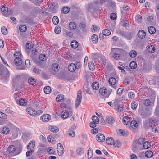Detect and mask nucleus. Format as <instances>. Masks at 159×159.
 <instances>
[{"mask_svg": "<svg viewBox=\"0 0 159 159\" xmlns=\"http://www.w3.org/2000/svg\"><path fill=\"white\" fill-rule=\"evenodd\" d=\"M143 124L145 128H147L150 126L152 131L154 132L157 131V124L154 120L151 119H148L144 122Z\"/></svg>", "mask_w": 159, "mask_h": 159, "instance_id": "nucleus-1", "label": "nucleus"}, {"mask_svg": "<svg viewBox=\"0 0 159 159\" xmlns=\"http://www.w3.org/2000/svg\"><path fill=\"white\" fill-rule=\"evenodd\" d=\"M10 73L3 65L0 66V77L3 80H6L10 76Z\"/></svg>", "mask_w": 159, "mask_h": 159, "instance_id": "nucleus-2", "label": "nucleus"}, {"mask_svg": "<svg viewBox=\"0 0 159 159\" xmlns=\"http://www.w3.org/2000/svg\"><path fill=\"white\" fill-rule=\"evenodd\" d=\"M111 92L110 90L107 89L105 87L101 88L99 90L100 96L102 98H107L110 95Z\"/></svg>", "mask_w": 159, "mask_h": 159, "instance_id": "nucleus-3", "label": "nucleus"}, {"mask_svg": "<svg viewBox=\"0 0 159 159\" xmlns=\"http://www.w3.org/2000/svg\"><path fill=\"white\" fill-rule=\"evenodd\" d=\"M50 2H49L48 4V7H49L50 10L53 13H55L57 8V4L54 2H53V1H51Z\"/></svg>", "mask_w": 159, "mask_h": 159, "instance_id": "nucleus-4", "label": "nucleus"}, {"mask_svg": "<svg viewBox=\"0 0 159 159\" xmlns=\"http://www.w3.org/2000/svg\"><path fill=\"white\" fill-rule=\"evenodd\" d=\"M22 62V59H19L17 58H15L14 60V63L17 66L16 68L18 70H23L25 69V67L24 66H20Z\"/></svg>", "mask_w": 159, "mask_h": 159, "instance_id": "nucleus-5", "label": "nucleus"}, {"mask_svg": "<svg viewBox=\"0 0 159 159\" xmlns=\"http://www.w3.org/2000/svg\"><path fill=\"white\" fill-rule=\"evenodd\" d=\"M70 110L69 111V112L67 111H64L61 112V116L62 118L64 119H66L70 115V116H72L73 110L71 107H70Z\"/></svg>", "mask_w": 159, "mask_h": 159, "instance_id": "nucleus-6", "label": "nucleus"}, {"mask_svg": "<svg viewBox=\"0 0 159 159\" xmlns=\"http://www.w3.org/2000/svg\"><path fill=\"white\" fill-rule=\"evenodd\" d=\"M139 112L143 118L150 116L151 114V111L147 110H140Z\"/></svg>", "mask_w": 159, "mask_h": 159, "instance_id": "nucleus-7", "label": "nucleus"}, {"mask_svg": "<svg viewBox=\"0 0 159 159\" xmlns=\"http://www.w3.org/2000/svg\"><path fill=\"white\" fill-rule=\"evenodd\" d=\"M1 11L3 12V15L5 16H7L12 13V12L10 10L8 11V7H7L2 6L1 7Z\"/></svg>", "mask_w": 159, "mask_h": 159, "instance_id": "nucleus-8", "label": "nucleus"}, {"mask_svg": "<svg viewBox=\"0 0 159 159\" xmlns=\"http://www.w3.org/2000/svg\"><path fill=\"white\" fill-rule=\"evenodd\" d=\"M139 144L140 145H143V147L144 149H147L150 148L151 147L150 143L148 141H145L143 142V139H140L139 140L138 142Z\"/></svg>", "mask_w": 159, "mask_h": 159, "instance_id": "nucleus-9", "label": "nucleus"}, {"mask_svg": "<svg viewBox=\"0 0 159 159\" xmlns=\"http://www.w3.org/2000/svg\"><path fill=\"white\" fill-rule=\"evenodd\" d=\"M92 118L93 122L90 123V127L94 128L96 126L97 124L99 123V119L97 116L95 115L93 116Z\"/></svg>", "mask_w": 159, "mask_h": 159, "instance_id": "nucleus-10", "label": "nucleus"}, {"mask_svg": "<svg viewBox=\"0 0 159 159\" xmlns=\"http://www.w3.org/2000/svg\"><path fill=\"white\" fill-rule=\"evenodd\" d=\"M81 91H79L78 92V94L76 100L75 101V107L77 108L80 105L82 100Z\"/></svg>", "mask_w": 159, "mask_h": 159, "instance_id": "nucleus-11", "label": "nucleus"}, {"mask_svg": "<svg viewBox=\"0 0 159 159\" xmlns=\"http://www.w3.org/2000/svg\"><path fill=\"white\" fill-rule=\"evenodd\" d=\"M16 150L15 146L12 145H10L8 148V151L10 153H13L14 152V155H16L20 154L21 152L20 150L19 152H17Z\"/></svg>", "mask_w": 159, "mask_h": 159, "instance_id": "nucleus-12", "label": "nucleus"}, {"mask_svg": "<svg viewBox=\"0 0 159 159\" xmlns=\"http://www.w3.org/2000/svg\"><path fill=\"white\" fill-rule=\"evenodd\" d=\"M10 130L9 128L7 126L2 127L0 128V133L3 134H7Z\"/></svg>", "mask_w": 159, "mask_h": 159, "instance_id": "nucleus-13", "label": "nucleus"}, {"mask_svg": "<svg viewBox=\"0 0 159 159\" xmlns=\"http://www.w3.org/2000/svg\"><path fill=\"white\" fill-rule=\"evenodd\" d=\"M41 120L44 122H48L51 119L50 116L48 114H45L42 115L40 117Z\"/></svg>", "mask_w": 159, "mask_h": 159, "instance_id": "nucleus-14", "label": "nucleus"}, {"mask_svg": "<svg viewBox=\"0 0 159 159\" xmlns=\"http://www.w3.org/2000/svg\"><path fill=\"white\" fill-rule=\"evenodd\" d=\"M96 139L99 142H103L105 140V137L102 134H98L96 135Z\"/></svg>", "mask_w": 159, "mask_h": 159, "instance_id": "nucleus-15", "label": "nucleus"}, {"mask_svg": "<svg viewBox=\"0 0 159 159\" xmlns=\"http://www.w3.org/2000/svg\"><path fill=\"white\" fill-rule=\"evenodd\" d=\"M108 82L110 85L116 89L115 85L116 82V79L113 77H110L109 79Z\"/></svg>", "mask_w": 159, "mask_h": 159, "instance_id": "nucleus-16", "label": "nucleus"}, {"mask_svg": "<svg viewBox=\"0 0 159 159\" xmlns=\"http://www.w3.org/2000/svg\"><path fill=\"white\" fill-rule=\"evenodd\" d=\"M17 103L20 105L25 106L27 103V101L23 98H21L19 100H16Z\"/></svg>", "mask_w": 159, "mask_h": 159, "instance_id": "nucleus-17", "label": "nucleus"}, {"mask_svg": "<svg viewBox=\"0 0 159 159\" xmlns=\"http://www.w3.org/2000/svg\"><path fill=\"white\" fill-rule=\"evenodd\" d=\"M35 110L31 107H28L26 109L27 112L32 116H35Z\"/></svg>", "mask_w": 159, "mask_h": 159, "instance_id": "nucleus-18", "label": "nucleus"}, {"mask_svg": "<svg viewBox=\"0 0 159 159\" xmlns=\"http://www.w3.org/2000/svg\"><path fill=\"white\" fill-rule=\"evenodd\" d=\"M35 141L32 140L30 141L27 146V149H33L35 146Z\"/></svg>", "mask_w": 159, "mask_h": 159, "instance_id": "nucleus-19", "label": "nucleus"}, {"mask_svg": "<svg viewBox=\"0 0 159 159\" xmlns=\"http://www.w3.org/2000/svg\"><path fill=\"white\" fill-rule=\"evenodd\" d=\"M75 66V64L73 63L69 65L68 66L69 70L71 72H74L77 69V67Z\"/></svg>", "mask_w": 159, "mask_h": 159, "instance_id": "nucleus-20", "label": "nucleus"}, {"mask_svg": "<svg viewBox=\"0 0 159 159\" xmlns=\"http://www.w3.org/2000/svg\"><path fill=\"white\" fill-rule=\"evenodd\" d=\"M106 121L108 123L111 124L114 122L115 120L114 118L112 116H110L106 117Z\"/></svg>", "mask_w": 159, "mask_h": 159, "instance_id": "nucleus-21", "label": "nucleus"}, {"mask_svg": "<svg viewBox=\"0 0 159 159\" xmlns=\"http://www.w3.org/2000/svg\"><path fill=\"white\" fill-rule=\"evenodd\" d=\"M137 35L139 38L143 39L145 37L146 34L145 32L143 30H140L138 32Z\"/></svg>", "mask_w": 159, "mask_h": 159, "instance_id": "nucleus-22", "label": "nucleus"}, {"mask_svg": "<svg viewBox=\"0 0 159 159\" xmlns=\"http://www.w3.org/2000/svg\"><path fill=\"white\" fill-rule=\"evenodd\" d=\"M14 57L15 58H17L19 59H22V56L20 52L19 51H15L14 53Z\"/></svg>", "mask_w": 159, "mask_h": 159, "instance_id": "nucleus-23", "label": "nucleus"}, {"mask_svg": "<svg viewBox=\"0 0 159 159\" xmlns=\"http://www.w3.org/2000/svg\"><path fill=\"white\" fill-rule=\"evenodd\" d=\"M139 124L135 120L132 121L130 124L131 127L134 129H136L138 127Z\"/></svg>", "mask_w": 159, "mask_h": 159, "instance_id": "nucleus-24", "label": "nucleus"}, {"mask_svg": "<svg viewBox=\"0 0 159 159\" xmlns=\"http://www.w3.org/2000/svg\"><path fill=\"white\" fill-rule=\"evenodd\" d=\"M106 142L108 145H112L113 144L114 140L111 137H108L106 139Z\"/></svg>", "mask_w": 159, "mask_h": 159, "instance_id": "nucleus-25", "label": "nucleus"}, {"mask_svg": "<svg viewBox=\"0 0 159 159\" xmlns=\"http://www.w3.org/2000/svg\"><path fill=\"white\" fill-rule=\"evenodd\" d=\"M91 39L93 43L94 44H95L97 43L98 41V38L97 35L94 34L91 36Z\"/></svg>", "mask_w": 159, "mask_h": 159, "instance_id": "nucleus-26", "label": "nucleus"}, {"mask_svg": "<svg viewBox=\"0 0 159 159\" xmlns=\"http://www.w3.org/2000/svg\"><path fill=\"white\" fill-rule=\"evenodd\" d=\"M50 130L54 133H57L59 131V128L56 126H50L49 127Z\"/></svg>", "mask_w": 159, "mask_h": 159, "instance_id": "nucleus-27", "label": "nucleus"}, {"mask_svg": "<svg viewBox=\"0 0 159 159\" xmlns=\"http://www.w3.org/2000/svg\"><path fill=\"white\" fill-rule=\"evenodd\" d=\"M91 86L93 90H97L99 88V84L97 82H93Z\"/></svg>", "mask_w": 159, "mask_h": 159, "instance_id": "nucleus-28", "label": "nucleus"}, {"mask_svg": "<svg viewBox=\"0 0 159 159\" xmlns=\"http://www.w3.org/2000/svg\"><path fill=\"white\" fill-rule=\"evenodd\" d=\"M124 125H128L130 121V120L128 116H125L122 119Z\"/></svg>", "mask_w": 159, "mask_h": 159, "instance_id": "nucleus-29", "label": "nucleus"}, {"mask_svg": "<svg viewBox=\"0 0 159 159\" xmlns=\"http://www.w3.org/2000/svg\"><path fill=\"white\" fill-rule=\"evenodd\" d=\"M69 25V28L71 30H75L77 26L75 23L73 22L70 23Z\"/></svg>", "mask_w": 159, "mask_h": 159, "instance_id": "nucleus-30", "label": "nucleus"}, {"mask_svg": "<svg viewBox=\"0 0 159 159\" xmlns=\"http://www.w3.org/2000/svg\"><path fill=\"white\" fill-rule=\"evenodd\" d=\"M64 96L63 95H58L56 98V100L57 102H61L64 100Z\"/></svg>", "mask_w": 159, "mask_h": 159, "instance_id": "nucleus-31", "label": "nucleus"}, {"mask_svg": "<svg viewBox=\"0 0 159 159\" xmlns=\"http://www.w3.org/2000/svg\"><path fill=\"white\" fill-rule=\"evenodd\" d=\"M44 91L45 94H49L51 91L50 87L49 86H45L44 89Z\"/></svg>", "mask_w": 159, "mask_h": 159, "instance_id": "nucleus-32", "label": "nucleus"}, {"mask_svg": "<svg viewBox=\"0 0 159 159\" xmlns=\"http://www.w3.org/2000/svg\"><path fill=\"white\" fill-rule=\"evenodd\" d=\"M78 43L76 41H72L71 43V47L74 48H76L78 46Z\"/></svg>", "mask_w": 159, "mask_h": 159, "instance_id": "nucleus-33", "label": "nucleus"}, {"mask_svg": "<svg viewBox=\"0 0 159 159\" xmlns=\"http://www.w3.org/2000/svg\"><path fill=\"white\" fill-rule=\"evenodd\" d=\"M84 152V149L83 148H79L76 150V153L78 155H80L83 154Z\"/></svg>", "mask_w": 159, "mask_h": 159, "instance_id": "nucleus-34", "label": "nucleus"}, {"mask_svg": "<svg viewBox=\"0 0 159 159\" xmlns=\"http://www.w3.org/2000/svg\"><path fill=\"white\" fill-rule=\"evenodd\" d=\"M48 139L49 142L52 144H54L56 143V141L54 140V138L52 136H48Z\"/></svg>", "mask_w": 159, "mask_h": 159, "instance_id": "nucleus-35", "label": "nucleus"}, {"mask_svg": "<svg viewBox=\"0 0 159 159\" xmlns=\"http://www.w3.org/2000/svg\"><path fill=\"white\" fill-rule=\"evenodd\" d=\"M155 50V48L152 45L149 46L148 48V50L149 52L150 53H153L154 52Z\"/></svg>", "mask_w": 159, "mask_h": 159, "instance_id": "nucleus-36", "label": "nucleus"}, {"mask_svg": "<svg viewBox=\"0 0 159 159\" xmlns=\"http://www.w3.org/2000/svg\"><path fill=\"white\" fill-rule=\"evenodd\" d=\"M129 66L131 69H134L137 67V64L135 61H133L130 63Z\"/></svg>", "mask_w": 159, "mask_h": 159, "instance_id": "nucleus-37", "label": "nucleus"}, {"mask_svg": "<svg viewBox=\"0 0 159 159\" xmlns=\"http://www.w3.org/2000/svg\"><path fill=\"white\" fill-rule=\"evenodd\" d=\"M58 66H59L58 64L55 63L52 64V67L53 71H58L59 68Z\"/></svg>", "mask_w": 159, "mask_h": 159, "instance_id": "nucleus-38", "label": "nucleus"}, {"mask_svg": "<svg viewBox=\"0 0 159 159\" xmlns=\"http://www.w3.org/2000/svg\"><path fill=\"white\" fill-rule=\"evenodd\" d=\"M145 155L147 157L150 158L153 156V152L151 151H147L145 153Z\"/></svg>", "mask_w": 159, "mask_h": 159, "instance_id": "nucleus-39", "label": "nucleus"}, {"mask_svg": "<svg viewBox=\"0 0 159 159\" xmlns=\"http://www.w3.org/2000/svg\"><path fill=\"white\" fill-rule=\"evenodd\" d=\"M102 33L104 35L106 36H109L111 34L110 30L107 29H105L103 30Z\"/></svg>", "mask_w": 159, "mask_h": 159, "instance_id": "nucleus-40", "label": "nucleus"}, {"mask_svg": "<svg viewBox=\"0 0 159 159\" xmlns=\"http://www.w3.org/2000/svg\"><path fill=\"white\" fill-rule=\"evenodd\" d=\"M84 91L85 92L87 93L90 94H92V92L91 91L89 90V88L88 87V85H84Z\"/></svg>", "mask_w": 159, "mask_h": 159, "instance_id": "nucleus-41", "label": "nucleus"}, {"mask_svg": "<svg viewBox=\"0 0 159 159\" xmlns=\"http://www.w3.org/2000/svg\"><path fill=\"white\" fill-rule=\"evenodd\" d=\"M19 29L21 32H25L27 30V27L25 25H20Z\"/></svg>", "mask_w": 159, "mask_h": 159, "instance_id": "nucleus-42", "label": "nucleus"}, {"mask_svg": "<svg viewBox=\"0 0 159 159\" xmlns=\"http://www.w3.org/2000/svg\"><path fill=\"white\" fill-rule=\"evenodd\" d=\"M148 30L149 33L151 34L155 33L156 31V30L155 28L153 26L149 27Z\"/></svg>", "mask_w": 159, "mask_h": 159, "instance_id": "nucleus-43", "label": "nucleus"}, {"mask_svg": "<svg viewBox=\"0 0 159 159\" xmlns=\"http://www.w3.org/2000/svg\"><path fill=\"white\" fill-rule=\"evenodd\" d=\"M28 82L30 84L33 85L36 83V80L34 78H30L28 79Z\"/></svg>", "mask_w": 159, "mask_h": 159, "instance_id": "nucleus-44", "label": "nucleus"}, {"mask_svg": "<svg viewBox=\"0 0 159 159\" xmlns=\"http://www.w3.org/2000/svg\"><path fill=\"white\" fill-rule=\"evenodd\" d=\"M137 55V52L134 50H131L129 52V55L132 58L135 57Z\"/></svg>", "mask_w": 159, "mask_h": 159, "instance_id": "nucleus-45", "label": "nucleus"}, {"mask_svg": "<svg viewBox=\"0 0 159 159\" xmlns=\"http://www.w3.org/2000/svg\"><path fill=\"white\" fill-rule=\"evenodd\" d=\"M59 21L58 17L56 16H54L52 19V22L54 24L57 25Z\"/></svg>", "mask_w": 159, "mask_h": 159, "instance_id": "nucleus-46", "label": "nucleus"}, {"mask_svg": "<svg viewBox=\"0 0 159 159\" xmlns=\"http://www.w3.org/2000/svg\"><path fill=\"white\" fill-rule=\"evenodd\" d=\"M88 67L90 70H93L95 69V66L94 63L93 62H89Z\"/></svg>", "mask_w": 159, "mask_h": 159, "instance_id": "nucleus-47", "label": "nucleus"}, {"mask_svg": "<svg viewBox=\"0 0 159 159\" xmlns=\"http://www.w3.org/2000/svg\"><path fill=\"white\" fill-rule=\"evenodd\" d=\"M67 134L68 136L72 137H74L75 135V132L71 130L68 131L67 132Z\"/></svg>", "mask_w": 159, "mask_h": 159, "instance_id": "nucleus-48", "label": "nucleus"}, {"mask_svg": "<svg viewBox=\"0 0 159 159\" xmlns=\"http://www.w3.org/2000/svg\"><path fill=\"white\" fill-rule=\"evenodd\" d=\"M57 153L59 156H62L64 153V148H57Z\"/></svg>", "mask_w": 159, "mask_h": 159, "instance_id": "nucleus-49", "label": "nucleus"}, {"mask_svg": "<svg viewBox=\"0 0 159 159\" xmlns=\"http://www.w3.org/2000/svg\"><path fill=\"white\" fill-rule=\"evenodd\" d=\"M99 29L98 27L93 25L91 28V30L92 32H95V31H98Z\"/></svg>", "mask_w": 159, "mask_h": 159, "instance_id": "nucleus-50", "label": "nucleus"}, {"mask_svg": "<svg viewBox=\"0 0 159 159\" xmlns=\"http://www.w3.org/2000/svg\"><path fill=\"white\" fill-rule=\"evenodd\" d=\"M1 31L2 34H7L8 33L7 30L4 26H3L2 27Z\"/></svg>", "mask_w": 159, "mask_h": 159, "instance_id": "nucleus-51", "label": "nucleus"}, {"mask_svg": "<svg viewBox=\"0 0 159 159\" xmlns=\"http://www.w3.org/2000/svg\"><path fill=\"white\" fill-rule=\"evenodd\" d=\"M128 97L131 99H133L135 97V94L134 92H130L128 93Z\"/></svg>", "mask_w": 159, "mask_h": 159, "instance_id": "nucleus-52", "label": "nucleus"}, {"mask_svg": "<svg viewBox=\"0 0 159 159\" xmlns=\"http://www.w3.org/2000/svg\"><path fill=\"white\" fill-rule=\"evenodd\" d=\"M137 106V103L134 101L131 104V108L134 110H135L136 109Z\"/></svg>", "mask_w": 159, "mask_h": 159, "instance_id": "nucleus-53", "label": "nucleus"}, {"mask_svg": "<svg viewBox=\"0 0 159 159\" xmlns=\"http://www.w3.org/2000/svg\"><path fill=\"white\" fill-rule=\"evenodd\" d=\"M39 59L40 60L44 61L46 60L45 55L43 54H41L39 56Z\"/></svg>", "mask_w": 159, "mask_h": 159, "instance_id": "nucleus-54", "label": "nucleus"}, {"mask_svg": "<svg viewBox=\"0 0 159 159\" xmlns=\"http://www.w3.org/2000/svg\"><path fill=\"white\" fill-rule=\"evenodd\" d=\"M136 21L138 22H140L142 20V16L139 15H137L135 17Z\"/></svg>", "mask_w": 159, "mask_h": 159, "instance_id": "nucleus-55", "label": "nucleus"}, {"mask_svg": "<svg viewBox=\"0 0 159 159\" xmlns=\"http://www.w3.org/2000/svg\"><path fill=\"white\" fill-rule=\"evenodd\" d=\"M87 154L89 157V159H90L93 155V152L90 148H89L87 153Z\"/></svg>", "mask_w": 159, "mask_h": 159, "instance_id": "nucleus-56", "label": "nucleus"}, {"mask_svg": "<svg viewBox=\"0 0 159 159\" xmlns=\"http://www.w3.org/2000/svg\"><path fill=\"white\" fill-rule=\"evenodd\" d=\"M151 101L148 99H145L144 102V104L145 106H148L150 105Z\"/></svg>", "mask_w": 159, "mask_h": 159, "instance_id": "nucleus-57", "label": "nucleus"}, {"mask_svg": "<svg viewBox=\"0 0 159 159\" xmlns=\"http://www.w3.org/2000/svg\"><path fill=\"white\" fill-rule=\"evenodd\" d=\"M120 144V142L118 140L116 141L115 142L114 141V142L113 143V146L115 147H119Z\"/></svg>", "mask_w": 159, "mask_h": 159, "instance_id": "nucleus-58", "label": "nucleus"}, {"mask_svg": "<svg viewBox=\"0 0 159 159\" xmlns=\"http://www.w3.org/2000/svg\"><path fill=\"white\" fill-rule=\"evenodd\" d=\"M55 32L56 34H59L61 31V28L59 26H57L54 29Z\"/></svg>", "mask_w": 159, "mask_h": 159, "instance_id": "nucleus-59", "label": "nucleus"}, {"mask_svg": "<svg viewBox=\"0 0 159 159\" xmlns=\"http://www.w3.org/2000/svg\"><path fill=\"white\" fill-rule=\"evenodd\" d=\"M69 11V8L68 7H64L62 8V11L64 13H67Z\"/></svg>", "mask_w": 159, "mask_h": 159, "instance_id": "nucleus-60", "label": "nucleus"}, {"mask_svg": "<svg viewBox=\"0 0 159 159\" xmlns=\"http://www.w3.org/2000/svg\"><path fill=\"white\" fill-rule=\"evenodd\" d=\"M110 17L112 20H115L116 18V15L114 13H112L110 14Z\"/></svg>", "mask_w": 159, "mask_h": 159, "instance_id": "nucleus-61", "label": "nucleus"}, {"mask_svg": "<svg viewBox=\"0 0 159 159\" xmlns=\"http://www.w3.org/2000/svg\"><path fill=\"white\" fill-rule=\"evenodd\" d=\"M34 152V150L33 149H30V150L27 151L26 152V156L27 157H30L32 154Z\"/></svg>", "mask_w": 159, "mask_h": 159, "instance_id": "nucleus-62", "label": "nucleus"}, {"mask_svg": "<svg viewBox=\"0 0 159 159\" xmlns=\"http://www.w3.org/2000/svg\"><path fill=\"white\" fill-rule=\"evenodd\" d=\"M33 71L34 73L39 74L40 73L41 70L39 69H37L36 68L33 67Z\"/></svg>", "mask_w": 159, "mask_h": 159, "instance_id": "nucleus-63", "label": "nucleus"}, {"mask_svg": "<svg viewBox=\"0 0 159 159\" xmlns=\"http://www.w3.org/2000/svg\"><path fill=\"white\" fill-rule=\"evenodd\" d=\"M48 153L50 154H53L54 152V149L52 147L49 148L48 149Z\"/></svg>", "mask_w": 159, "mask_h": 159, "instance_id": "nucleus-64", "label": "nucleus"}]
</instances>
